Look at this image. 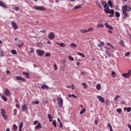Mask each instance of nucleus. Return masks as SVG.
Instances as JSON below:
<instances>
[{
	"label": "nucleus",
	"instance_id": "nucleus-58",
	"mask_svg": "<svg viewBox=\"0 0 131 131\" xmlns=\"http://www.w3.org/2000/svg\"><path fill=\"white\" fill-rule=\"evenodd\" d=\"M15 10L16 11H19V10H20V8H19V7H16V8H15Z\"/></svg>",
	"mask_w": 131,
	"mask_h": 131
},
{
	"label": "nucleus",
	"instance_id": "nucleus-49",
	"mask_svg": "<svg viewBox=\"0 0 131 131\" xmlns=\"http://www.w3.org/2000/svg\"><path fill=\"white\" fill-rule=\"evenodd\" d=\"M130 55V52H127L125 53V57H127V56H129Z\"/></svg>",
	"mask_w": 131,
	"mask_h": 131
},
{
	"label": "nucleus",
	"instance_id": "nucleus-12",
	"mask_svg": "<svg viewBox=\"0 0 131 131\" xmlns=\"http://www.w3.org/2000/svg\"><path fill=\"white\" fill-rule=\"evenodd\" d=\"M16 79L17 80H22V81H26V79H25V78L22 77H20L19 76H17L15 77Z\"/></svg>",
	"mask_w": 131,
	"mask_h": 131
},
{
	"label": "nucleus",
	"instance_id": "nucleus-25",
	"mask_svg": "<svg viewBox=\"0 0 131 131\" xmlns=\"http://www.w3.org/2000/svg\"><path fill=\"white\" fill-rule=\"evenodd\" d=\"M125 110H127V112H130V111H131V107H124V111H125Z\"/></svg>",
	"mask_w": 131,
	"mask_h": 131
},
{
	"label": "nucleus",
	"instance_id": "nucleus-17",
	"mask_svg": "<svg viewBox=\"0 0 131 131\" xmlns=\"http://www.w3.org/2000/svg\"><path fill=\"white\" fill-rule=\"evenodd\" d=\"M98 99L100 102H102V103H104L105 99H104L103 97L101 96H98Z\"/></svg>",
	"mask_w": 131,
	"mask_h": 131
},
{
	"label": "nucleus",
	"instance_id": "nucleus-19",
	"mask_svg": "<svg viewBox=\"0 0 131 131\" xmlns=\"http://www.w3.org/2000/svg\"><path fill=\"white\" fill-rule=\"evenodd\" d=\"M23 75H26V78H29L30 77V76L29 75V73L28 72H23Z\"/></svg>",
	"mask_w": 131,
	"mask_h": 131
},
{
	"label": "nucleus",
	"instance_id": "nucleus-57",
	"mask_svg": "<svg viewBox=\"0 0 131 131\" xmlns=\"http://www.w3.org/2000/svg\"><path fill=\"white\" fill-rule=\"evenodd\" d=\"M107 126L110 127V128H112V126L111 125V123H107Z\"/></svg>",
	"mask_w": 131,
	"mask_h": 131
},
{
	"label": "nucleus",
	"instance_id": "nucleus-53",
	"mask_svg": "<svg viewBox=\"0 0 131 131\" xmlns=\"http://www.w3.org/2000/svg\"><path fill=\"white\" fill-rule=\"evenodd\" d=\"M68 88H72V90H74V85H73V84H72L71 86H68Z\"/></svg>",
	"mask_w": 131,
	"mask_h": 131
},
{
	"label": "nucleus",
	"instance_id": "nucleus-61",
	"mask_svg": "<svg viewBox=\"0 0 131 131\" xmlns=\"http://www.w3.org/2000/svg\"><path fill=\"white\" fill-rule=\"evenodd\" d=\"M59 127H63V124H62V122L60 123V126Z\"/></svg>",
	"mask_w": 131,
	"mask_h": 131
},
{
	"label": "nucleus",
	"instance_id": "nucleus-48",
	"mask_svg": "<svg viewBox=\"0 0 131 131\" xmlns=\"http://www.w3.org/2000/svg\"><path fill=\"white\" fill-rule=\"evenodd\" d=\"M34 105H37L38 104H39V101H34L32 102Z\"/></svg>",
	"mask_w": 131,
	"mask_h": 131
},
{
	"label": "nucleus",
	"instance_id": "nucleus-44",
	"mask_svg": "<svg viewBox=\"0 0 131 131\" xmlns=\"http://www.w3.org/2000/svg\"><path fill=\"white\" fill-rule=\"evenodd\" d=\"M69 59L71 61H74V58H73V57L71 56H69Z\"/></svg>",
	"mask_w": 131,
	"mask_h": 131
},
{
	"label": "nucleus",
	"instance_id": "nucleus-14",
	"mask_svg": "<svg viewBox=\"0 0 131 131\" xmlns=\"http://www.w3.org/2000/svg\"><path fill=\"white\" fill-rule=\"evenodd\" d=\"M104 25L105 26H106V28H108V29H110L111 30H113V27L109 25L107 23H105Z\"/></svg>",
	"mask_w": 131,
	"mask_h": 131
},
{
	"label": "nucleus",
	"instance_id": "nucleus-52",
	"mask_svg": "<svg viewBox=\"0 0 131 131\" xmlns=\"http://www.w3.org/2000/svg\"><path fill=\"white\" fill-rule=\"evenodd\" d=\"M46 32L47 30H40V32H41V33H46Z\"/></svg>",
	"mask_w": 131,
	"mask_h": 131
},
{
	"label": "nucleus",
	"instance_id": "nucleus-50",
	"mask_svg": "<svg viewBox=\"0 0 131 131\" xmlns=\"http://www.w3.org/2000/svg\"><path fill=\"white\" fill-rule=\"evenodd\" d=\"M97 27H104V25L99 24L98 25H97Z\"/></svg>",
	"mask_w": 131,
	"mask_h": 131
},
{
	"label": "nucleus",
	"instance_id": "nucleus-64",
	"mask_svg": "<svg viewBox=\"0 0 131 131\" xmlns=\"http://www.w3.org/2000/svg\"><path fill=\"white\" fill-rule=\"evenodd\" d=\"M16 108H19L20 107V105L17 104H16Z\"/></svg>",
	"mask_w": 131,
	"mask_h": 131
},
{
	"label": "nucleus",
	"instance_id": "nucleus-21",
	"mask_svg": "<svg viewBox=\"0 0 131 131\" xmlns=\"http://www.w3.org/2000/svg\"><path fill=\"white\" fill-rule=\"evenodd\" d=\"M68 97L69 98H72V97H73L75 99H77V98H78V97L75 96L74 94H69Z\"/></svg>",
	"mask_w": 131,
	"mask_h": 131
},
{
	"label": "nucleus",
	"instance_id": "nucleus-60",
	"mask_svg": "<svg viewBox=\"0 0 131 131\" xmlns=\"http://www.w3.org/2000/svg\"><path fill=\"white\" fill-rule=\"evenodd\" d=\"M37 123H38V121H35L34 122V124H37Z\"/></svg>",
	"mask_w": 131,
	"mask_h": 131
},
{
	"label": "nucleus",
	"instance_id": "nucleus-6",
	"mask_svg": "<svg viewBox=\"0 0 131 131\" xmlns=\"http://www.w3.org/2000/svg\"><path fill=\"white\" fill-rule=\"evenodd\" d=\"M36 52L38 55V56H43V53H45V51L43 50H36Z\"/></svg>",
	"mask_w": 131,
	"mask_h": 131
},
{
	"label": "nucleus",
	"instance_id": "nucleus-30",
	"mask_svg": "<svg viewBox=\"0 0 131 131\" xmlns=\"http://www.w3.org/2000/svg\"><path fill=\"white\" fill-rule=\"evenodd\" d=\"M105 45V43L103 41H101L100 43L98 44V47L99 48H102L104 45Z\"/></svg>",
	"mask_w": 131,
	"mask_h": 131
},
{
	"label": "nucleus",
	"instance_id": "nucleus-26",
	"mask_svg": "<svg viewBox=\"0 0 131 131\" xmlns=\"http://www.w3.org/2000/svg\"><path fill=\"white\" fill-rule=\"evenodd\" d=\"M109 17H114V10L112 9L111 14H110Z\"/></svg>",
	"mask_w": 131,
	"mask_h": 131
},
{
	"label": "nucleus",
	"instance_id": "nucleus-55",
	"mask_svg": "<svg viewBox=\"0 0 131 131\" xmlns=\"http://www.w3.org/2000/svg\"><path fill=\"white\" fill-rule=\"evenodd\" d=\"M105 104L107 106H108V105H109L110 104L109 100H107L105 102Z\"/></svg>",
	"mask_w": 131,
	"mask_h": 131
},
{
	"label": "nucleus",
	"instance_id": "nucleus-3",
	"mask_svg": "<svg viewBox=\"0 0 131 131\" xmlns=\"http://www.w3.org/2000/svg\"><path fill=\"white\" fill-rule=\"evenodd\" d=\"M1 114L3 117L4 120H8V116H7V113H6V111L4 108H1Z\"/></svg>",
	"mask_w": 131,
	"mask_h": 131
},
{
	"label": "nucleus",
	"instance_id": "nucleus-20",
	"mask_svg": "<svg viewBox=\"0 0 131 131\" xmlns=\"http://www.w3.org/2000/svg\"><path fill=\"white\" fill-rule=\"evenodd\" d=\"M18 41H19V42L17 43V46L18 47V48H21V47L23 46L24 43L22 41H20V40H18Z\"/></svg>",
	"mask_w": 131,
	"mask_h": 131
},
{
	"label": "nucleus",
	"instance_id": "nucleus-34",
	"mask_svg": "<svg viewBox=\"0 0 131 131\" xmlns=\"http://www.w3.org/2000/svg\"><path fill=\"white\" fill-rule=\"evenodd\" d=\"M80 31L81 32H82V33H86V32H88V30H85V29H81L80 30Z\"/></svg>",
	"mask_w": 131,
	"mask_h": 131
},
{
	"label": "nucleus",
	"instance_id": "nucleus-22",
	"mask_svg": "<svg viewBox=\"0 0 131 131\" xmlns=\"http://www.w3.org/2000/svg\"><path fill=\"white\" fill-rule=\"evenodd\" d=\"M48 117L49 119V121H50L51 122H52V121H53V117L52 116V115L51 114H49L48 115Z\"/></svg>",
	"mask_w": 131,
	"mask_h": 131
},
{
	"label": "nucleus",
	"instance_id": "nucleus-29",
	"mask_svg": "<svg viewBox=\"0 0 131 131\" xmlns=\"http://www.w3.org/2000/svg\"><path fill=\"white\" fill-rule=\"evenodd\" d=\"M1 98L3 99L5 102H7V101H8V98H7L5 96H1Z\"/></svg>",
	"mask_w": 131,
	"mask_h": 131
},
{
	"label": "nucleus",
	"instance_id": "nucleus-45",
	"mask_svg": "<svg viewBox=\"0 0 131 131\" xmlns=\"http://www.w3.org/2000/svg\"><path fill=\"white\" fill-rule=\"evenodd\" d=\"M112 75L113 77H116V73H115L114 72H112Z\"/></svg>",
	"mask_w": 131,
	"mask_h": 131
},
{
	"label": "nucleus",
	"instance_id": "nucleus-5",
	"mask_svg": "<svg viewBox=\"0 0 131 131\" xmlns=\"http://www.w3.org/2000/svg\"><path fill=\"white\" fill-rule=\"evenodd\" d=\"M34 9L38 10L39 11H46V8H45L43 6H35Z\"/></svg>",
	"mask_w": 131,
	"mask_h": 131
},
{
	"label": "nucleus",
	"instance_id": "nucleus-63",
	"mask_svg": "<svg viewBox=\"0 0 131 131\" xmlns=\"http://www.w3.org/2000/svg\"><path fill=\"white\" fill-rule=\"evenodd\" d=\"M128 128H129V129L130 130H131V125H130V124L128 125Z\"/></svg>",
	"mask_w": 131,
	"mask_h": 131
},
{
	"label": "nucleus",
	"instance_id": "nucleus-47",
	"mask_svg": "<svg viewBox=\"0 0 131 131\" xmlns=\"http://www.w3.org/2000/svg\"><path fill=\"white\" fill-rule=\"evenodd\" d=\"M82 84L84 86V89L88 88V85H86V84H85V83H82Z\"/></svg>",
	"mask_w": 131,
	"mask_h": 131
},
{
	"label": "nucleus",
	"instance_id": "nucleus-46",
	"mask_svg": "<svg viewBox=\"0 0 131 131\" xmlns=\"http://www.w3.org/2000/svg\"><path fill=\"white\" fill-rule=\"evenodd\" d=\"M117 112H118V113H121V112H122V110L121 108H118L117 109Z\"/></svg>",
	"mask_w": 131,
	"mask_h": 131
},
{
	"label": "nucleus",
	"instance_id": "nucleus-62",
	"mask_svg": "<svg viewBox=\"0 0 131 131\" xmlns=\"http://www.w3.org/2000/svg\"><path fill=\"white\" fill-rule=\"evenodd\" d=\"M76 65H77V66H80V62H76Z\"/></svg>",
	"mask_w": 131,
	"mask_h": 131
},
{
	"label": "nucleus",
	"instance_id": "nucleus-43",
	"mask_svg": "<svg viewBox=\"0 0 131 131\" xmlns=\"http://www.w3.org/2000/svg\"><path fill=\"white\" fill-rule=\"evenodd\" d=\"M23 124H24L23 122H20V123L19 125V128H22V127H23Z\"/></svg>",
	"mask_w": 131,
	"mask_h": 131
},
{
	"label": "nucleus",
	"instance_id": "nucleus-51",
	"mask_svg": "<svg viewBox=\"0 0 131 131\" xmlns=\"http://www.w3.org/2000/svg\"><path fill=\"white\" fill-rule=\"evenodd\" d=\"M46 57H50L51 56V53H47L46 54Z\"/></svg>",
	"mask_w": 131,
	"mask_h": 131
},
{
	"label": "nucleus",
	"instance_id": "nucleus-15",
	"mask_svg": "<svg viewBox=\"0 0 131 131\" xmlns=\"http://www.w3.org/2000/svg\"><path fill=\"white\" fill-rule=\"evenodd\" d=\"M28 109V107H27V106L24 104L22 105V111L24 112V111H26Z\"/></svg>",
	"mask_w": 131,
	"mask_h": 131
},
{
	"label": "nucleus",
	"instance_id": "nucleus-16",
	"mask_svg": "<svg viewBox=\"0 0 131 131\" xmlns=\"http://www.w3.org/2000/svg\"><path fill=\"white\" fill-rule=\"evenodd\" d=\"M42 127L40 123H38L37 125L35 127V129H40Z\"/></svg>",
	"mask_w": 131,
	"mask_h": 131
},
{
	"label": "nucleus",
	"instance_id": "nucleus-2",
	"mask_svg": "<svg viewBox=\"0 0 131 131\" xmlns=\"http://www.w3.org/2000/svg\"><path fill=\"white\" fill-rule=\"evenodd\" d=\"M56 100L58 102V107H59V108H62V107H63V99H62V98L61 97H57L56 98Z\"/></svg>",
	"mask_w": 131,
	"mask_h": 131
},
{
	"label": "nucleus",
	"instance_id": "nucleus-28",
	"mask_svg": "<svg viewBox=\"0 0 131 131\" xmlns=\"http://www.w3.org/2000/svg\"><path fill=\"white\" fill-rule=\"evenodd\" d=\"M77 55L80 56L81 57H82V58H85V55L83 53H80L79 52H78Z\"/></svg>",
	"mask_w": 131,
	"mask_h": 131
},
{
	"label": "nucleus",
	"instance_id": "nucleus-8",
	"mask_svg": "<svg viewBox=\"0 0 131 131\" xmlns=\"http://www.w3.org/2000/svg\"><path fill=\"white\" fill-rule=\"evenodd\" d=\"M5 94L7 97H10L11 96V91L8 88L5 89Z\"/></svg>",
	"mask_w": 131,
	"mask_h": 131
},
{
	"label": "nucleus",
	"instance_id": "nucleus-37",
	"mask_svg": "<svg viewBox=\"0 0 131 131\" xmlns=\"http://www.w3.org/2000/svg\"><path fill=\"white\" fill-rule=\"evenodd\" d=\"M13 129L15 131H16V130H17V129H18V126H17L15 124L13 125Z\"/></svg>",
	"mask_w": 131,
	"mask_h": 131
},
{
	"label": "nucleus",
	"instance_id": "nucleus-1",
	"mask_svg": "<svg viewBox=\"0 0 131 131\" xmlns=\"http://www.w3.org/2000/svg\"><path fill=\"white\" fill-rule=\"evenodd\" d=\"M131 7L129 5H125L122 7V12L125 18L128 17V12H130Z\"/></svg>",
	"mask_w": 131,
	"mask_h": 131
},
{
	"label": "nucleus",
	"instance_id": "nucleus-59",
	"mask_svg": "<svg viewBox=\"0 0 131 131\" xmlns=\"http://www.w3.org/2000/svg\"><path fill=\"white\" fill-rule=\"evenodd\" d=\"M6 73H7V74H10V73H11V71H10L9 70H7V71H6Z\"/></svg>",
	"mask_w": 131,
	"mask_h": 131
},
{
	"label": "nucleus",
	"instance_id": "nucleus-35",
	"mask_svg": "<svg viewBox=\"0 0 131 131\" xmlns=\"http://www.w3.org/2000/svg\"><path fill=\"white\" fill-rule=\"evenodd\" d=\"M52 124L54 125L55 127H57V122L55 120H54L52 122Z\"/></svg>",
	"mask_w": 131,
	"mask_h": 131
},
{
	"label": "nucleus",
	"instance_id": "nucleus-36",
	"mask_svg": "<svg viewBox=\"0 0 131 131\" xmlns=\"http://www.w3.org/2000/svg\"><path fill=\"white\" fill-rule=\"evenodd\" d=\"M11 54H13V55H17V51L13 49L11 50Z\"/></svg>",
	"mask_w": 131,
	"mask_h": 131
},
{
	"label": "nucleus",
	"instance_id": "nucleus-41",
	"mask_svg": "<svg viewBox=\"0 0 131 131\" xmlns=\"http://www.w3.org/2000/svg\"><path fill=\"white\" fill-rule=\"evenodd\" d=\"M93 30H94V28L90 27L88 29V30H87V32H89L90 31H93Z\"/></svg>",
	"mask_w": 131,
	"mask_h": 131
},
{
	"label": "nucleus",
	"instance_id": "nucleus-10",
	"mask_svg": "<svg viewBox=\"0 0 131 131\" xmlns=\"http://www.w3.org/2000/svg\"><path fill=\"white\" fill-rule=\"evenodd\" d=\"M0 6L3 7V8H5V9H8V5L2 1H0Z\"/></svg>",
	"mask_w": 131,
	"mask_h": 131
},
{
	"label": "nucleus",
	"instance_id": "nucleus-38",
	"mask_svg": "<svg viewBox=\"0 0 131 131\" xmlns=\"http://www.w3.org/2000/svg\"><path fill=\"white\" fill-rule=\"evenodd\" d=\"M115 16H116V17H120V13H119L118 12L116 11L115 12Z\"/></svg>",
	"mask_w": 131,
	"mask_h": 131
},
{
	"label": "nucleus",
	"instance_id": "nucleus-33",
	"mask_svg": "<svg viewBox=\"0 0 131 131\" xmlns=\"http://www.w3.org/2000/svg\"><path fill=\"white\" fill-rule=\"evenodd\" d=\"M70 46L73 48H76L77 47V45L75 43H71Z\"/></svg>",
	"mask_w": 131,
	"mask_h": 131
},
{
	"label": "nucleus",
	"instance_id": "nucleus-39",
	"mask_svg": "<svg viewBox=\"0 0 131 131\" xmlns=\"http://www.w3.org/2000/svg\"><path fill=\"white\" fill-rule=\"evenodd\" d=\"M96 89H97V90H101V84H98L96 85Z\"/></svg>",
	"mask_w": 131,
	"mask_h": 131
},
{
	"label": "nucleus",
	"instance_id": "nucleus-7",
	"mask_svg": "<svg viewBox=\"0 0 131 131\" xmlns=\"http://www.w3.org/2000/svg\"><path fill=\"white\" fill-rule=\"evenodd\" d=\"M54 37L55 33L54 32H51L48 34V38H49V39H54Z\"/></svg>",
	"mask_w": 131,
	"mask_h": 131
},
{
	"label": "nucleus",
	"instance_id": "nucleus-54",
	"mask_svg": "<svg viewBox=\"0 0 131 131\" xmlns=\"http://www.w3.org/2000/svg\"><path fill=\"white\" fill-rule=\"evenodd\" d=\"M123 43H124V42H123V40L120 41V46H123Z\"/></svg>",
	"mask_w": 131,
	"mask_h": 131
},
{
	"label": "nucleus",
	"instance_id": "nucleus-40",
	"mask_svg": "<svg viewBox=\"0 0 131 131\" xmlns=\"http://www.w3.org/2000/svg\"><path fill=\"white\" fill-rule=\"evenodd\" d=\"M0 56L1 57L4 56V51L1 49H0Z\"/></svg>",
	"mask_w": 131,
	"mask_h": 131
},
{
	"label": "nucleus",
	"instance_id": "nucleus-24",
	"mask_svg": "<svg viewBox=\"0 0 131 131\" xmlns=\"http://www.w3.org/2000/svg\"><path fill=\"white\" fill-rule=\"evenodd\" d=\"M56 45H58L59 46H60L62 48H65V47H66V45H65V43H59L57 42Z\"/></svg>",
	"mask_w": 131,
	"mask_h": 131
},
{
	"label": "nucleus",
	"instance_id": "nucleus-18",
	"mask_svg": "<svg viewBox=\"0 0 131 131\" xmlns=\"http://www.w3.org/2000/svg\"><path fill=\"white\" fill-rule=\"evenodd\" d=\"M104 12L105 14H111L112 9H104Z\"/></svg>",
	"mask_w": 131,
	"mask_h": 131
},
{
	"label": "nucleus",
	"instance_id": "nucleus-4",
	"mask_svg": "<svg viewBox=\"0 0 131 131\" xmlns=\"http://www.w3.org/2000/svg\"><path fill=\"white\" fill-rule=\"evenodd\" d=\"M131 75V70H130L127 73H124L122 74V76L124 77V78H127V77H129Z\"/></svg>",
	"mask_w": 131,
	"mask_h": 131
},
{
	"label": "nucleus",
	"instance_id": "nucleus-31",
	"mask_svg": "<svg viewBox=\"0 0 131 131\" xmlns=\"http://www.w3.org/2000/svg\"><path fill=\"white\" fill-rule=\"evenodd\" d=\"M29 53L30 54H33L34 53V49L33 48H30Z\"/></svg>",
	"mask_w": 131,
	"mask_h": 131
},
{
	"label": "nucleus",
	"instance_id": "nucleus-27",
	"mask_svg": "<svg viewBox=\"0 0 131 131\" xmlns=\"http://www.w3.org/2000/svg\"><path fill=\"white\" fill-rule=\"evenodd\" d=\"M105 53H106V54L107 56H108V57H111V56H112V54H111V53H110V52H109V50H106L105 51Z\"/></svg>",
	"mask_w": 131,
	"mask_h": 131
},
{
	"label": "nucleus",
	"instance_id": "nucleus-56",
	"mask_svg": "<svg viewBox=\"0 0 131 131\" xmlns=\"http://www.w3.org/2000/svg\"><path fill=\"white\" fill-rule=\"evenodd\" d=\"M55 70H57L58 69V67H57V64H54Z\"/></svg>",
	"mask_w": 131,
	"mask_h": 131
},
{
	"label": "nucleus",
	"instance_id": "nucleus-42",
	"mask_svg": "<svg viewBox=\"0 0 131 131\" xmlns=\"http://www.w3.org/2000/svg\"><path fill=\"white\" fill-rule=\"evenodd\" d=\"M85 112V108H83L80 112V114H83Z\"/></svg>",
	"mask_w": 131,
	"mask_h": 131
},
{
	"label": "nucleus",
	"instance_id": "nucleus-32",
	"mask_svg": "<svg viewBox=\"0 0 131 131\" xmlns=\"http://www.w3.org/2000/svg\"><path fill=\"white\" fill-rule=\"evenodd\" d=\"M107 4L108 5V6H110V7L111 8H112L113 7V4H112V2H111V1H108V2H107Z\"/></svg>",
	"mask_w": 131,
	"mask_h": 131
},
{
	"label": "nucleus",
	"instance_id": "nucleus-13",
	"mask_svg": "<svg viewBox=\"0 0 131 131\" xmlns=\"http://www.w3.org/2000/svg\"><path fill=\"white\" fill-rule=\"evenodd\" d=\"M41 88L42 89V90H49V89H50V87H49V86L46 84L41 85Z\"/></svg>",
	"mask_w": 131,
	"mask_h": 131
},
{
	"label": "nucleus",
	"instance_id": "nucleus-11",
	"mask_svg": "<svg viewBox=\"0 0 131 131\" xmlns=\"http://www.w3.org/2000/svg\"><path fill=\"white\" fill-rule=\"evenodd\" d=\"M11 24H12V27H13L15 30L18 29V26L17 25V24H16L15 21H11Z\"/></svg>",
	"mask_w": 131,
	"mask_h": 131
},
{
	"label": "nucleus",
	"instance_id": "nucleus-23",
	"mask_svg": "<svg viewBox=\"0 0 131 131\" xmlns=\"http://www.w3.org/2000/svg\"><path fill=\"white\" fill-rule=\"evenodd\" d=\"M81 5H80L79 6H76L74 7L73 10H77L78 9H81Z\"/></svg>",
	"mask_w": 131,
	"mask_h": 131
},
{
	"label": "nucleus",
	"instance_id": "nucleus-9",
	"mask_svg": "<svg viewBox=\"0 0 131 131\" xmlns=\"http://www.w3.org/2000/svg\"><path fill=\"white\" fill-rule=\"evenodd\" d=\"M102 6H104V10H107V9H109V5L107 4V2L106 1L102 2Z\"/></svg>",
	"mask_w": 131,
	"mask_h": 131
}]
</instances>
